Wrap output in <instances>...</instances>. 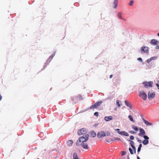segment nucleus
<instances>
[{"label": "nucleus", "instance_id": "f257e3e1", "mask_svg": "<svg viewBox=\"0 0 159 159\" xmlns=\"http://www.w3.org/2000/svg\"><path fill=\"white\" fill-rule=\"evenodd\" d=\"M55 52H54V53L51 55L48 58L46 61V62H45L44 64L43 68L42 69V70H44L45 68L49 64L51 61L53 59V57L55 56Z\"/></svg>", "mask_w": 159, "mask_h": 159}, {"label": "nucleus", "instance_id": "f03ea898", "mask_svg": "<svg viewBox=\"0 0 159 159\" xmlns=\"http://www.w3.org/2000/svg\"><path fill=\"white\" fill-rule=\"evenodd\" d=\"M89 136V135L88 134L83 135L82 136L79 138V142H81L82 143L86 142L88 140Z\"/></svg>", "mask_w": 159, "mask_h": 159}, {"label": "nucleus", "instance_id": "7ed1b4c3", "mask_svg": "<svg viewBox=\"0 0 159 159\" xmlns=\"http://www.w3.org/2000/svg\"><path fill=\"white\" fill-rule=\"evenodd\" d=\"M142 84L144 85V87L147 88L148 87L152 88V87L153 82L152 81H149L148 82V81H146L143 82L142 83Z\"/></svg>", "mask_w": 159, "mask_h": 159}, {"label": "nucleus", "instance_id": "20e7f679", "mask_svg": "<svg viewBox=\"0 0 159 159\" xmlns=\"http://www.w3.org/2000/svg\"><path fill=\"white\" fill-rule=\"evenodd\" d=\"M102 103V101H98L96 102L95 104L91 105L90 107V109H92L95 108H96L99 106H100Z\"/></svg>", "mask_w": 159, "mask_h": 159}, {"label": "nucleus", "instance_id": "39448f33", "mask_svg": "<svg viewBox=\"0 0 159 159\" xmlns=\"http://www.w3.org/2000/svg\"><path fill=\"white\" fill-rule=\"evenodd\" d=\"M139 95L144 100H146L147 98V95L145 92L144 91H140L139 93Z\"/></svg>", "mask_w": 159, "mask_h": 159}, {"label": "nucleus", "instance_id": "423d86ee", "mask_svg": "<svg viewBox=\"0 0 159 159\" xmlns=\"http://www.w3.org/2000/svg\"><path fill=\"white\" fill-rule=\"evenodd\" d=\"M87 130L85 129L82 128L78 131L77 133L79 135L82 134L85 135V134L87 133Z\"/></svg>", "mask_w": 159, "mask_h": 159}, {"label": "nucleus", "instance_id": "0eeeda50", "mask_svg": "<svg viewBox=\"0 0 159 159\" xmlns=\"http://www.w3.org/2000/svg\"><path fill=\"white\" fill-rule=\"evenodd\" d=\"M106 136V134L103 131H101L98 132L97 134V137L98 138H101Z\"/></svg>", "mask_w": 159, "mask_h": 159}, {"label": "nucleus", "instance_id": "6e6552de", "mask_svg": "<svg viewBox=\"0 0 159 159\" xmlns=\"http://www.w3.org/2000/svg\"><path fill=\"white\" fill-rule=\"evenodd\" d=\"M155 96V92L150 93V91H149L148 93V98L149 100L151 99H152L154 98Z\"/></svg>", "mask_w": 159, "mask_h": 159}, {"label": "nucleus", "instance_id": "1a4fd4ad", "mask_svg": "<svg viewBox=\"0 0 159 159\" xmlns=\"http://www.w3.org/2000/svg\"><path fill=\"white\" fill-rule=\"evenodd\" d=\"M140 133L139 134V135L140 136L143 137L146 134V132L142 128L139 129Z\"/></svg>", "mask_w": 159, "mask_h": 159}, {"label": "nucleus", "instance_id": "9d476101", "mask_svg": "<svg viewBox=\"0 0 159 159\" xmlns=\"http://www.w3.org/2000/svg\"><path fill=\"white\" fill-rule=\"evenodd\" d=\"M141 50L142 52L147 53L148 51V48L147 47L143 46L141 48Z\"/></svg>", "mask_w": 159, "mask_h": 159}, {"label": "nucleus", "instance_id": "9b49d317", "mask_svg": "<svg viewBox=\"0 0 159 159\" xmlns=\"http://www.w3.org/2000/svg\"><path fill=\"white\" fill-rule=\"evenodd\" d=\"M159 43V41L156 39H152L150 42V44L154 46L157 44Z\"/></svg>", "mask_w": 159, "mask_h": 159}, {"label": "nucleus", "instance_id": "f8f14e48", "mask_svg": "<svg viewBox=\"0 0 159 159\" xmlns=\"http://www.w3.org/2000/svg\"><path fill=\"white\" fill-rule=\"evenodd\" d=\"M113 119V117L111 116H106L104 118V120L106 121H108Z\"/></svg>", "mask_w": 159, "mask_h": 159}, {"label": "nucleus", "instance_id": "ddd939ff", "mask_svg": "<svg viewBox=\"0 0 159 159\" xmlns=\"http://www.w3.org/2000/svg\"><path fill=\"white\" fill-rule=\"evenodd\" d=\"M125 105L128 107H129L130 109H132V106L131 104L126 100L125 101Z\"/></svg>", "mask_w": 159, "mask_h": 159}, {"label": "nucleus", "instance_id": "4468645a", "mask_svg": "<svg viewBox=\"0 0 159 159\" xmlns=\"http://www.w3.org/2000/svg\"><path fill=\"white\" fill-rule=\"evenodd\" d=\"M80 145L84 149H87L89 148L88 145L84 142L81 143Z\"/></svg>", "mask_w": 159, "mask_h": 159}, {"label": "nucleus", "instance_id": "2eb2a0df", "mask_svg": "<svg viewBox=\"0 0 159 159\" xmlns=\"http://www.w3.org/2000/svg\"><path fill=\"white\" fill-rule=\"evenodd\" d=\"M142 119L143 122L145 125H147L151 126L152 125V123L148 122V121L145 120L143 118H142Z\"/></svg>", "mask_w": 159, "mask_h": 159}, {"label": "nucleus", "instance_id": "dca6fc26", "mask_svg": "<svg viewBox=\"0 0 159 159\" xmlns=\"http://www.w3.org/2000/svg\"><path fill=\"white\" fill-rule=\"evenodd\" d=\"M118 0H114L113 2V7L115 8H116L117 5H118Z\"/></svg>", "mask_w": 159, "mask_h": 159}, {"label": "nucleus", "instance_id": "f3484780", "mask_svg": "<svg viewBox=\"0 0 159 159\" xmlns=\"http://www.w3.org/2000/svg\"><path fill=\"white\" fill-rule=\"evenodd\" d=\"M90 134L92 137H94L96 136V133L93 130H92L90 132Z\"/></svg>", "mask_w": 159, "mask_h": 159}, {"label": "nucleus", "instance_id": "a211bd4d", "mask_svg": "<svg viewBox=\"0 0 159 159\" xmlns=\"http://www.w3.org/2000/svg\"><path fill=\"white\" fill-rule=\"evenodd\" d=\"M120 134L126 136H129L128 133L125 131H121Z\"/></svg>", "mask_w": 159, "mask_h": 159}, {"label": "nucleus", "instance_id": "6ab92c4d", "mask_svg": "<svg viewBox=\"0 0 159 159\" xmlns=\"http://www.w3.org/2000/svg\"><path fill=\"white\" fill-rule=\"evenodd\" d=\"M73 143V142L72 140H69L67 142V145H68L69 146H71L72 145Z\"/></svg>", "mask_w": 159, "mask_h": 159}, {"label": "nucleus", "instance_id": "aec40b11", "mask_svg": "<svg viewBox=\"0 0 159 159\" xmlns=\"http://www.w3.org/2000/svg\"><path fill=\"white\" fill-rule=\"evenodd\" d=\"M143 144L144 145H146L148 144L149 143L148 140H147L146 139H144L142 142Z\"/></svg>", "mask_w": 159, "mask_h": 159}, {"label": "nucleus", "instance_id": "412c9836", "mask_svg": "<svg viewBox=\"0 0 159 159\" xmlns=\"http://www.w3.org/2000/svg\"><path fill=\"white\" fill-rule=\"evenodd\" d=\"M73 159H79L77 153L74 152L73 154Z\"/></svg>", "mask_w": 159, "mask_h": 159}, {"label": "nucleus", "instance_id": "4be33fe9", "mask_svg": "<svg viewBox=\"0 0 159 159\" xmlns=\"http://www.w3.org/2000/svg\"><path fill=\"white\" fill-rule=\"evenodd\" d=\"M122 13L120 12H119L117 14V16L120 19L123 20H125V19L122 18L121 17V15Z\"/></svg>", "mask_w": 159, "mask_h": 159}, {"label": "nucleus", "instance_id": "5701e85b", "mask_svg": "<svg viewBox=\"0 0 159 159\" xmlns=\"http://www.w3.org/2000/svg\"><path fill=\"white\" fill-rule=\"evenodd\" d=\"M132 128L136 131H138L139 130L138 127L135 126L134 125H132Z\"/></svg>", "mask_w": 159, "mask_h": 159}, {"label": "nucleus", "instance_id": "b1692460", "mask_svg": "<svg viewBox=\"0 0 159 159\" xmlns=\"http://www.w3.org/2000/svg\"><path fill=\"white\" fill-rule=\"evenodd\" d=\"M128 118L130 121H132L133 122H134V121L133 120V117L131 115H129L128 116Z\"/></svg>", "mask_w": 159, "mask_h": 159}, {"label": "nucleus", "instance_id": "393cba45", "mask_svg": "<svg viewBox=\"0 0 159 159\" xmlns=\"http://www.w3.org/2000/svg\"><path fill=\"white\" fill-rule=\"evenodd\" d=\"M128 141L130 142V144L132 147L134 146V143L133 141L129 140H128Z\"/></svg>", "mask_w": 159, "mask_h": 159}, {"label": "nucleus", "instance_id": "a878e982", "mask_svg": "<svg viewBox=\"0 0 159 159\" xmlns=\"http://www.w3.org/2000/svg\"><path fill=\"white\" fill-rule=\"evenodd\" d=\"M142 147V144L140 143L139 144V146L138 148L137 152H140Z\"/></svg>", "mask_w": 159, "mask_h": 159}, {"label": "nucleus", "instance_id": "bb28decb", "mask_svg": "<svg viewBox=\"0 0 159 159\" xmlns=\"http://www.w3.org/2000/svg\"><path fill=\"white\" fill-rule=\"evenodd\" d=\"M106 141L108 143H110L111 142H113L114 141V139H111L110 140H109L108 139H107L106 140Z\"/></svg>", "mask_w": 159, "mask_h": 159}, {"label": "nucleus", "instance_id": "cd10ccee", "mask_svg": "<svg viewBox=\"0 0 159 159\" xmlns=\"http://www.w3.org/2000/svg\"><path fill=\"white\" fill-rule=\"evenodd\" d=\"M134 2V1L131 0L129 2V5L130 6H132L133 5Z\"/></svg>", "mask_w": 159, "mask_h": 159}, {"label": "nucleus", "instance_id": "c85d7f7f", "mask_svg": "<svg viewBox=\"0 0 159 159\" xmlns=\"http://www.w3.org/2000/svg\"><path fill=\"white\" fill-rule=\"evenodd\" d=\"M143 137L144 139L146 140V139L147 140H148V139H149V137L146 135H144Z\"/></svg>", "mask_w": 159, "mask_h": 159}, {"label": "nucleus", "instance_id": "c756f323", "mask_svg": "<svg viewBox=\"0 0 159 159\" xmlns=\"http://www.w3.org/2000/svg\"><path fill=\"white\" fill-rule=\"evenodd\" d=\"M129 151L131 154H132V155L134 153L133 152V151L132 149L131 148H129Z\"/></svg>", "mask_w": 159, "mask_h": 159}, {"label": "nucleus", "instance_id": "7c9ffc66", "mask_svg": "<svg viewBox=\"0 0 159 159\" xmlns=\"http://www.w3.org/2000/svg\"><path fill=\"white\" fill-rule=\"evenodd\" d=\"M137 60L141 62H143V60H142V58L141 57L138 58L137 59Z\"/></svg>", "mask_w": 159, "mask_h": 159}, {"label": "nucleus", "instance_id": "2f4dec72", "mask_svg": "<svg viewBox=\"0 0 159 159\" xmlns=\"http://www.w3.org/2000/svg\"><path fill=\"white\" fill-rule=\"evenodd\" d=\"M115 131H117V133L120 134L121 131H120V129H115Z\"/></svg>", "mask_w": 159, "mask_h": 159}, {"label": "nucleus", "instance_id": "473e14b6", "mask_svg": "<svg viewBox=\"0 0 159 159\" xmlns=\"http://www.w3.org/2000/svg\"><path fill=\"white\" fill-rule=\"evenodd\" d=\"M105 133L106 134V136H110L111 135V133L107 131Z\"/></svg>", "mask_w": 159, "mask_h": 159}, {"label": "nucleus", "instance_id": "72a5a7b5", "mask_svg": "<svg viewBox=\"0 0 159 159\" xmlns=\"http://www.w3.org/2000/svg\"><path fill=\"white\" fill-rule=\"evenodd\" d=\"M116 104L119 107H120V105L119 103V101L118 100H117L116 102Z\"/></svg>", "mask_w": 159, "mask_h": 159}, {"label": "nucleus", "instance_id": "f704fd0d", "mask_svg": "<svg viewBox=\"0 0 159 159\" xmlns=\"http://www.w3.org/2000/svg\"><path fill=\"white\" fill-rule=\"evenodd\" d=\"M126 153V152L124 151H122L121 152V154L122 156H123L125 155Z\"/></svg>", "mask_w": 159, "mask_h": 159}, {"label": "nucleus", "instance_id": "c9c22d12", "mask_svg": "<svg viewBox=\"0 0 159 159\" xmlns=\"http://www.w3.org/2000/svg\"><path fill=\"white\" fill-rule=\"evenodd\" d=\"M132 148L133 149V150L134 151V153H135L136 152V148L135 146H134Z\"/></svg>", "mask_w": 159, "mask_h": 159}, {"label": "nucleus", "instance_id": "e433bc0d", "mask_svg": "<svg viewBox=\"0 0 159 159\" xmlns=\"http://www.w3.org/2000/svg\"><path fill=\"white\" fill-rule=\"evenodd\" d=\"M130 140H134V136L133 135H131L130 136Z\"/></svg>", "mask_w": 159, "mask_h": 159}, {"label": "nucleus", "instance_id": "4c0bfd02", "mask_svg": "<svg viewBox=\"0 0 159 159\" xmlns=\"http://www.w3.org/2000/svg\"><path fill=\"white\" fill-rule=\"evenodd\" d=\"M114 141L115 140H121L119 138H117V137H115L114 138Z\"/></svg>", "mask_w": 159, "mask_h": 159}, {"label": "nucleus", "instance_id": "58836bf2", "mask_svg": "<svg viewBox=\"0 0 159 159\" xmlns=\"http://www.w3.org/2000/svg\"><path fill=\"white\" fill-rule=\"evenodd\" d=\"M80 143V142H79V139L76 142V145L77 146H79L80 145V144H79ZM80 143H81V142H80Z\"/></svg>", "mask_w": 159, "mask_h": 159}, {"label": "nucleus", "instance_id": "ea45409f", "mask_svg": "<svg viewBox=\"0 0 159 159\" xmlns=\"http://www.w3.org/2000/svg\"><path fill=\"white\" fill-rule=\"evenodd\" d=\"M151 61L152 59H151L150 58L147 60V62L148 63H149Z\"/></svg>", "mask_w": 159, "mask_h": 159}, {"label": "nucleus", "instance_id": "a19ab883", "mask_svg": "<svg viewBox=\"0 0 159 159\" xmlns=\"http://www.w3.org/2000/svg\"><path fill=\"white\" fill-rule=\"evenodd\" d=\"M98 112H96L94 113V115H95L96 116H98Z\"/></svg>", "mask_w": 159, "mask_h": 159}, {"label": "nucleus", "instance_id": "79ce46f5", "mask_svg": "<svg viewBox=\"0 0 159 159\" xmlns=\"http://www.w3.org/2000/svg\"><path fill=\"white\" fill-rule=\"evenodd\" d=\"M129 132L130 133H131L132 134H135L136 133L133 130H131V131H129Z\"/></svg>", "mask_w": 159, "mask_h": 159}, {"label": "nucleus", "instance_id": "37998d69", "mask_svg": "<svg viewBox=\"0 0 159 159\" xmlns=\"http://www.w3.org/2000/svg\"><path fill=\"white\" fill-rule=\"evenodd\" d=\"M156 85L157 86L158 89L159 90V84L158 83H156Z\"/></svg>", "mask_w": 159, "mask_h": 159}, {"label": "nucleus", "instance_id": "c03bdc74", "mask_svg": "<svg viewBox=\"0 0 159 159\" xmlns=\"http://www.w3.org/2000/svg\"><path fill=\"white\" fill-rule=\"evenodd\" d=\"M137 141L138 142L140 143H141L142 142V140L139 139L138 138H137Z\"/></svg>", "mask_w": 159, "mask_h": 159}, {"label": "nucleus", "instance_id": "a18cd8bd", "mask_svg": "<svg viewBox=\"0 0 159 159\" xmlns=\"http://www.w3.org/2000/svg\"><path fill=\"white\" fill-rule=\"evenodd\" d=\"M155 48L156 49H159V45H157L156 46Z\"/></svg>", "mask_w": 159, "mask_h": 159}, {"label": "nucleus", "instance_id": "49530a36", "mask_svg": "<svg viewBox=\"0 0 159 159\" xmlns=\"http://www.w3.org/2000/svg\"><path fill=\"white\" fill-rule=\"evenodd\" d=\"M155 58H156V57H151L150 58L151 59H152V60H154Z\"/></svg>", "mask_w": 159, "mask_h": 159}, {"label": "nucleus", "instance_id": "de8ad7c7", "mask_svg": "<svg viewBox=\"0 0 159 159\" xmlns=\"http://www.w3.org/2000/svg\"><path fill=\"white\" fill-rule=\"evenodd\" d=\"M79 98L80 99H82V97L81 96H79Z\"/></svg>", "mask_w": 159, "mask_h": 159}, {"label": "nucleus", "instance_id": "09e8293b", "mask_svg": "<svg viewBox=\"0 0 159 159\" xmlns=\"http://www.w3.org/2000/svg\"><path fill=\"white\" fill-rule=\"evenodd\" d=\"M98 125V124H95V125H94V126L95 127H96Z\"/></svg>", "mask_w": 159, "mask_h": 159}, {"label": "nucleus", "instance_id": "8fccbe9b", "mask_svg": "<svg viewBox=\"0 0 159 159\" xmlns=\"http://www.w3.org/2000/svg\"><path fill=\"white\" fill-rule=\"evenodd\" d=\"M111 96H109V97H107V99H111Z\"/></svg>", "mask_w": 159, "mask_h": 159}, {"label": "nucleus", "instance_id": "3c124183", "mask_svg": "<svg viewBox=\"0 0 159 159\" xmlns=\"http://www.w3.org/2000/svg\"><path fill=\"white\" fill-rule=\"evenodd\" d=\"M112 76H113L112 75H110V78H111L112 77Z\"/></svg>", "mask_w": 159, "mask_h": 159}, {"label": "nucleus", "instance_id": "603ef678", "mask_svg": "<svg viewBox=\"0 0 159 159\" xmlns=\"http://www.w3.org/2000/svg\"><path fill=\"white\" fill-rule=\"evenodd\" d=\"M2 99V96L1 95H0V101Z\"/></svg>", "mask_w": 159, "mask_h": 159}, {"label": "nucleus", "instance_id": "864d4df0", "mask_svg": "<svg viewBox=\"0 0 159 159\" xmlns=\"http://www.w3.org/2000/svg\"><path fill=\"white\" fill-rule=\"evenodd\" d=\"M137 159H140L139 157L138 156L137 157Z\"/></svg>", "mask_w": 159, "mask_h": 159}, {"label": "nucleus", "instance_id": "5fc2aeb1", "mask_svg": "<svg viewBox=\"0 0 159 159\" xmlns=\"http://www.w3.org/2000/svg\"><path fill=\"white\" fill-rule=\"evenodd\" d=\"M127 159H130L129 156H128V157H127Z\"/></svg>", "mask_w": 159, "mask_h": 159}, {"label": "nucleus", "instance_id": "6e6d98bb", "mask_svg": "<svg viewBox=\"0 0 159 159\" xmlns=\"http://www.w3.org/2000/svg\"><path fill=\"white\" fill-rule=\"evenodd\" d=\"M157 36L159 37V33L157 34Z\"/></svg>", "mask_w": 159, "mask_h": 159}, {"label": "nucleus", "instance_id": "4d7b16f0", "mask_svg": "<svg viewBox=\"0 0 159 159\" xmlns=\"http://www.w3.org/2000/svg\"><path fill=\"white\" fill-rule=\"evenodd\" d=\"M71 99H72V100H73V99H72V98H71Z\"/></svg>", "mask_w": 159, "mask_h": 159}, {"label": "nucleus", "instance_id": "13d9d810", "mask_svg": "<svg viewBox=\"0 0 159 159\" xmlns=\"http://www.w3.org/2000/svg\"><path fill=\"white\" fill-rule=\"evenodd\" d=\"M158 82L159 83V81H158Z\"/></svg>", "mask_w": 159, "mask_h": 159}]
</instances>
